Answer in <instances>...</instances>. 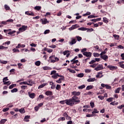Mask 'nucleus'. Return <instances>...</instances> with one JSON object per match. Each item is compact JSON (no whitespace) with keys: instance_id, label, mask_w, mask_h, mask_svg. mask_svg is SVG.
Instances as JSON below:
<instances>
[{"instance_id":"1","label":"nucleus","mask_w":124,"mask_h":124,"mask_svg":"<svg viewBox=\"0 0 124 124\" xmlns=\"http://www.w3.org/2000/svg\"><path fill=\"white\" fill-rule=\"evenodd\" d=\"M66 105H69V106H73L74 105V103H73V97L69 99H66Z\"/></svg>"},{"instance_id":"2","label":"nucleus","mask_w":124,"mask_h":124,"mask_svg":"<svg viewBox=\"0 0 124 124\" xmlns=\"http://www.w3.org/2000/svg\"><path fill=\"white\" fill-rule=\"evenodd\" d=\"M49 59L51 60V62H59V61H60V59L55 57L54 55L50 56Z\"/></svg>"},{"instance_id":"3","label":"nucleus","mask_w":124,"mask_h":124,"mask_svg":"<svg viewBox=\"0 0 124 124\" xmlns=\"http://www.w3.org/2000/svg\"><path fill=\"white\" fill-rule=\"evenodd\" d=\"M73 99L74 105L75 104H77V103H79V102H80V100H78V99H79V98H78V97H77L76 96H73Z\"/></svg>"},{"instance_id":"4","label":"nucleus","mask_w":124,"mask_h":124,"mask_svg":"<svg viewBox=\"0 0 124 124\" xmlns=\"http://www.w3.org/2000/svg\"><path fill=\"white\" fill-rule=\"evenodd\" d=\"M107 68H108L110 70H111V71L116 70V69H118V67L117 66H113L112 65H108Z\"/></svg>"},{"instance_id":"5","label":"nucleus","mask_w":124,"mask_h":124,"mask_svg":"<svg viewBox=\"0 0 124 124\" xmlns=\"http://www.w3.org/2000/svg\"><path fill=\"white\" fill-rule=\"evenodd\" d=\"M83 56H85V57H87V58H88L90 59L92 57V52H83Z\"/></svg>"},{"instance_id":"6","label":"nucleus","mask_w":124,"mask_h":124,"mask_svg":"<svg viewBox=\"0 0 124 124\" xmlns=\"http://www.w3.org/2000/svg\"><path fill=\"white\" fill-rule=\"evenodd\" d=\"M102 69H103V65L102 64H99L96 68H94V70H96V71L102 70Z\"/></svg>"},{"instance_id":"7","label":"nucleus","mask_w":124,"mask_h":124,"mask_svg":"<svg viewBox=\"0 0 124 124\" xmlns=\"http://www.w3.org/2000/svg\"><path fill=\"white\" fill-rule=\"evenodd\" d=\"M28 26H22V27L19 28V31L20 32H23V31H27V29Z\"/></svg>"},{"instance_id":"8","label":"nucleus","mask_w":124,"mask_h":124,"mask_svg":"<svg viewBox=\"0 0 124 124\" xmlns=\"http://www.w3.org/2000/svg\"><path fill=\"white\" fill-rule=\"evenodd\" d=\"M77 42V40L75 39H74V38H71V41L69 42V44L70 45H73L74 44H75V43H76Z\"/></svg>"},{"instance_id":"9","label":"nucleus","mask_w":124,"mask_h":124,"mask_svg":"<svg viewBox=\"0 0 124 124\" xmlns=\"http://www.w3.org/2000/svg\"><path fill=\"white\" fill-rule=\"evenodd\" d=\"M77 28H79V26H78V24H75L72 26V27L69 28V31H72L73 30H75V29H77Z\"/></svg>"},{"instance_id":"10","label":"nucleus","mask_w":124,"mask_h":124,"mask_svg":"<svg viewBox=\"0 0 124 124\" xmlns=\"http://www.w3.org/2000/svg\"><path fill=\"white\" fill-rule=\"evenodd\" d=\"M28 95L30 98H32V99H33V98L35 97V93H31V92H28Z\"/></svg>"},{"instance_id":"11","label":"nucleus","mask_w":124,"mask_h":124,"mask_svg":"<svg viewBox=\"0 0 124 124\" xmlns=\"http://www.w3.org/2000/svg\"><path fill=\"white\" fill-rule=\"evenodd\" d=\"M80 94H81V93L79 92L74 91L72 92V95H74V96L80 95Z\"/></svg>"},{"instance_id":"12","label":"nucleus","mask_w":124,"mask_h":124,"mask_svg":"<svg viewBox=\"0 0 124 124\" xmlns=\"http://www.w3.org/2000/svg\"><path fill=\"white\" fill-rule=\"evenodd\" d=\"M30 118H31V116L30 115H27L25 116L23 121L24 122H30Z\"/></svg>"},{"instance_id":"13","label":"nucleus","mask_w":124,"mask_h":124,"mask_svg":"<svg viewBox=\"0 0 124 124\" xmlns=\"http://www.w3.org/2000/svg\"><path fill=\"white\" fill-rule=\"evenodd\" d=\"M100 58H101L102 60H104V61H107V60H108V56L106 55H101Z\"/></svg>"},{"instance_id":"14","label":"nucleus","mask_w":124,"mask_h":124,"mask_svg":"<svg viewBox=\"0 0 124 124\" xmlns=\"http://www.w3.org/2000/svg\"><path fill=\"white\" fill-rule=\"evenodd\" d=\"M46 95L49 96V95H53V92L52 91H47L45 92Z\"/></svg>"},{"instance_id":"15","label":"nucleus","mask_w":124,"mask_h":124,"mask_svg":"<svg viewBox=\"0 0 124 124\" xmlns=\"http://www.w3.org/2000/svg\"><path fill=\"white\" fill-rule=\"evenodd\" d=\"M41 21H42V23L43 25H46V24L48 23V21H47V19L46 18L41 19Z\"/></svg>"},{"instance_id":"16","label":"nucleus","mask_w":124,"mask_h":124,"mask_svg":"<svg viewBox=\"0 0 124 124\" xmlns=\"http://www.w3.org/2000/svg\"><path fill=\"white\" fill-rule=\"evenodd\" d=\"M26 15H28L29 16H34V14L32 12L30 13L29 11L25 12Z\"/></svg>"},{"instance_id":"17","label":"nucleus","mask_w":124,"mask_h":124,"mask_svg":"<svg viewBox=\"0 0 124 124\" xmlns=\"http://www.w3.org/2000/svg\"><path fill=\"white\" fill-rule=\"evenodd\" d=\"M19 85H28V86H32V84H29L27 81H23L19 83Z\"/></svg>"},{"instance_id":"18","label":"nucleus","mask_w":124,"mask_h":124,"mask_svg":"<svg viewBox=\"0 0 124 124\" xmlns=\"http://www.w3.org/2000/svg\"><path fill=\"white\" fill-rule=\"evenodd\" d=\"M88 30V28L86 27H81L78 29V31H85Z\"/></svg>"},{"instance_id":"19","label":"nucleus","mask_w":124,"mask_h":124,"mask_svg":"<svg viewBox=\"0 0 124 124\" xmlns=\"http://www.w3.org/2000/svg\"><path fill=\"white\" fill-rule=\"evenodd\" d=\"M92 89H93V85H89L86 87V91H90V90H92Z\"/></svg>"},{"instance_id":"20","label":"nucleus","mask_w":124,"mask_h":124,"mask_svg":"<svg viewBox=\"0 0 124 124\" xmlns=\"http://www.w3.org/2000/svg\"><path fill=\"white\" fill-rule=\"evenodd\" d=\"M92 113L93 115H94V114H98V113H99V111L97 110V109L93 108V110Z\"/></svg>"},{"instance_id":"21","label":"nucleus","mask_w":124,"mask_h":124,"mask_svg":"<svg viewBox=\"0 0 124 124\" xmlns=\"http://www.w3.org/2000/svg\"><path fill=\"white\" fill-rule=\"evenodd\" d=\"M45 86H47V83H43L41 85L38 86V89H42V88H44Z\"/></svg>"},{"instance_id":"22","label":"nucleus","mask_w":124,"mask_h":124,"mask_svg":"<svg viewBox=\"0 0 124 124\" xmlns=\"http://www.w3.org/2000/svg\"><path fill=\"white\" fill-rule=\"evenodd\" d=\"M95 81V78H90L88 79H87V82H94Z\"/></svg>"},{"instance_id":"23","label":"nucleus","mask_w":124,"mask_h":124,"mask_svg":"<svg viewBox=\"0 0 124 124\" xmlns=\"http://www.w3.org/2000/svg\"><path fill=\"white\" fill-rule=\"evenodd\" d=\"M85 88H86V85L83 84L82 85L78 86V90H83V89H85Z\"/></svg>"},{"instance_id":"24","label":"nucleus","mask_w":124,"mask_h":124,"mask_svg":"<svg viewBox=\"0 0 124 124\" xmlns=\"http://www.w3.org/2000/svg\"><path fill=\"white\" fill-rule=\"evenodd\" d=\"M58 122H63V121H65V118L64 117H60L58 119Z\"/></svg>"},{"instance_id":"25","label":"nucleus","mask_w":124,"mask_h":124,"mask_svg":"<svg viewBox=\"0 0 124 124\" xmlns=\"http://www.w3.org/2000/svg\"><path fill=\"white\" fill-rule=\"evenodd\" d=\"M35 10H38V11H39V10H40V9H41V6H36L35 7H34Z\"/></svg>"},{"instance_id":"26","label":"nucleus","mask_w":124,"mask_h":124,"mask_svg":"<svg viewBox=\"0 0 124 124\" xmlns=\"http://www.w3.org/2000/svg\"><path fill=\"white\" fill-rule=\"evenodd\" d=\"M8 49V47H5L3 46H0V50H4Z\"/></svg>"},{"instance_id":"27","label":"nucleus","mask_w":124,"mask_h":124,"mask_svg":"<svg viewBox=\"0 0 124 124\" xmlns=\"http://www.w3.org/2000/svg\"><path fill=\"white\" fill-rule=\"evenodd\" d=\"M44 70H51V67L48 66H45L43 67Z\"/></svg>"},{"instance_id":"28","label":"nucleus","mask_w":124,"mask_h":124,"mask_svg":"<svg viewBox=\"0 0 124 124\" xmlns=\"http://www.w3.org/2000/svg\"><path fill=\"white\" fill-rule=\"evenodd\" d=\"M16 86H17V84H13L9 87V89H13L14 88V87H16Z\"/></svg>"},{"instance_id":"29","label":"nucleus","mask_w":124,"mask_h":124,"mask_svg":"<svg viewBox=\"0 0 124 124\" xmlns=\"http://www.w3.org/2000/svg\"><path fill=\"white\" fill-rule=\"evenodd\" d=\"M58 73H56L53 76H52V78H53V79H58Z\"/></svg>"},{"instance_id":"30","label":"nucleus","mask_w":124,"mask_h":124,"mask_svg":"<svg viewBox=\"0 0 124 124\" xmlns=\"http://www.w3.org/2000/svg\"><path fill=\"white\" fill-rule=\"evenodd\" d=\"M75 38H77V41L78 42L81 41V40H82V37L79 36H76Z\"/></svg>"},{"instance_id":"31","label":"nucleus","mask_w":124,"mask_h":124,"mask_svg":"<svg viewBox=\"0 0 124 124\" xmlns=\"http://www.w3.org/2000/svg\"><path fill=\"white\" fill-rule=\"evenodd\" d=\"M7 121L6 119H2L0 120V124H4L5 123V122Z\"/></svg>"},{"instance_id":"32","label":"nucleus","mask_w":124,"mask_h":124,"mask_svg":"<svg viewBox=\"0 0 124 124\" xmlns=\"http://www.w3.org/2000/svg\"><path fill=\"white\" fill-rule=\"evenodd\" d=\"M4 9L5 10H10V7L6 4L4 5Z\"/></svg>"},{"instance_id":"33","label":"nucleus","mask_w":124,"mask_h":124,"mask_svg":"<svg viewBox=\"0 0 124 124\" xmlns=\"http://www.w3.org/2000/svg\"><path fill=\"white\" fill-rule=\"evenodd\" d=\"M19 112L20 113H25L26 112V110H25V108H21V109H19Z\"/></svg>"},{"instance_id":"34","label":"nucleus","mask_w":124,"mask_h":124,"mask_svg":"<svg viewBox=\"0 0 124 124\" xmlns=\"http://www.w3.org/2000/svg\"><path fill=\"white\" fill-rule=\"evenodd\" d=\"M41 64V62H40V61H38L35 62V64L37 66H39V65H40Z\"/></svg>"},{"instance_id":"35","label":"nucleus","mask_w":124,"mask_h":124,"mask_svg":"<svg viewBox=\"0 0 124 124\" xmlns=\"http://www.w3.org/2000/svg\"><path fill=\"white\" fill-rule=\"evenodd\" d=\"M113 99H114L113 97H110L107 99V101H108V102H112V101H113Z\"/></svg>"},{"instance_id":"36","label":"nucleus","mask_w":124,"mask_h":124,"mask_svg":"<svg viewBox=\"0 0 124 124\" xmlns=\"http://www.w3.org/2000/svg\"><path fill=\"white\" fill-rule=\"evenodd\" d=\"M121 89H122L121 87L118 88L116 90H115V93H119L120 91H121Z\"/></svg>"},{"instance_id":"37","label":"nucleus","mask_w":124,"mask_h":124,"mask_svg":"<svg viewBox=\"0 0 124 124\" xmlns=\"http://www.w3.org/2000/svg\"><path fill=\"white\" fill-rule=\"evenodd\" d=\"M11 93H17L18 92V89L17 88H14L13 90L11 91Z\"/></svg>"},{"instance_id":"38","label":"nucleus","mask_w":124,"mask_h":124,"mask_svg":"<svg viewBox=\"0 0 124 124\" xmlns=\"http://www.w3.org/2000/svg\"><path fill=\"white\" fill-rule=\"evenodd\" d=\"M93 55L94 58L98 57H99V56H100V54H99L97 53H95V52L93 53Z\"/></svg>"},{"instance_id":"39","label":"nucleus","mask_w":124,"mask_h":124,"mask_svg":"<svg viewBox=\"0 0 124 124\" xmlns=\"http://www.w3.org/2000/svg\"><path fill=\"white\" fill-rule=\"evenodd\" d=\"M94 115H95V114H87L86 115V117H87V118H92V117H94Z\"/></svg>"},{"instance_id":"40","label":"nucleus","mask_w":124,"mask_h":124,"mask_svg":"<svg viewBox=\"0 0 124 124\" xmlns=\"http://www.w3.org/2000/svg\"><path fill=\"white\" fill-rule=\"evenodd\" d=\"M67 70L69 71V72H71V73H76V72L74 71V70L71 69L70 68H68Z\"/></svg>"},{"instance_id":"41","label":"nucleus","mask_w":124,"mask_h":124,"mask_svg":"<svg viewBox=\"0 0 124 124\" xmlns=\"http://www.w3.org/2000/svg\"><path fill=\"white\" fill-rule=\"evenodd\" d=\"M72 62V64H74V63H78L79 62V61L78 60H73Z\"/></svg>"},{"instance_id":"42","label":"nucleus","mask_w":124,"mask_h":124,"mask_svg":"<svg viewBox=\"0 0 124 124\" xmlns=\"http://www.w3.org/2000/svg\"><path fill=\"white\" fill-rule=\"evenodd\" d=\"M0 63H2L3 64H6V63H7V61L0 60Z\"/></svg>"},{"instance_id":"43","label":"nucleus","mask_w":124,"mask_h":124,"mask_svg":"<svg viewBox=\"0 0 124 124\" xmlns=\"http://www.w3.org/2000/svg\"><path fill=\"white\" fill-rule=\"evenodd\" d=\"M123 62H120L119 65H120V66L122 67V68H124V64H123Z\"/></svg>"},{"instance_id":"44","label":"nucleus","mask_w":124,"mask_h":124,"mask_svg":"<svg viewBox=\"0 0 124 124\" xmlns=\"http://www.w3.org/2000/svg\"><path fill=\"white\" fill-rule=\"evenodd\" d=\"M78 77H79V78H82V77H84V74L83 73L78 74Z\"/></svg>"},{"instance_id":"45","label":"nucleus","mask_w":124,"mask_h":124,"mask_svg":"<svg viewBox=\"0 0 124 124\" xmlns=\"http://www.w3.org/2000/svg\"><path fill=\"white\" fill-rule=\"evenodd\" d=\"M18 46H19V48H25L26 47L25 45H22L21 44H18Z\"/></svg>"},{"instance_id":"46","label":"nucleus","mask_w":124,"mask_h":124,"mask_svg":"<svg viewBox=\"0 0 124 124\" xmlns=\"http://www.w3.org/2000/svg\"><path fill=\"white\" fill-rule=\"evenodd\" d=\"M6 81H8V78L6 77L3 78V83L6 82Z\"/></svg>"},{"instance_id":"47","label":"nucleus","mask_w":124,"mask_h":124,"mask_svg":"<svg viewBox=\"0 0 124 124\" xmlns=\"http://www.w3.org/2000/svg\"><path fill=\"white\" fill-rule=\"evenodd\" d=\"M13 53H16V52H18V53L20 52V50L19 49L16 48H14L13 49Z\"/></svg>"},{"instance_id":"48","label":"nucleus","mask_w":124,"mask_h":124,"mask_svg":"<svg viewBox=\"0 0 124 124\" xmlns=\"http://www.w3.org/2000/svg\"><path fill=\"white\" fill-rule=\"evenodd\" d=\"M103 22L104 23H108V20L107 19V18H106V17H103Z\"/></svg>"},{"instance_id":"49","label":"nucleus","mask_w":124,"mask_h":124,"mask_svg":"<svg viewBox=\"0 0 124 124\" xmlns=\"http://www.w3.org/2000/svg\"><path fill=\"white\" fill-rule=\"evenodd\" d=\"M4 83V85H7V86H9L10 84H11V82L10 81H5Z\"/></svg>"},{"instance_id":"50","label":"nucleus","mask_w":124,"mask_h":124,"mask_svg":"<svg viewBox=\"0 0 124 124\" xmlns=\"http://www.w3.org/2000/svg\"><path fill=\"white\" fill-rule=\"evenodd\" d=\"M86 51H87V48H83V49L81 50V53H82V54H83H83H84V53H86V52H87Z\"/></svg>"},{"instance_id":"51","label":"nucleus","mask_w":124,"mask_h":124,"mask_svg":"<svg viewBox=\"0 0 124 124\" xmlns=\"http://www.w3.org/2000/svg\"><path fill=\"white\" fill-rule=\"evenodd\" d=\"M87 32H92V31H93V29L91 28V29H88Z\"/></svg>"},{"instance_id":"52","label":"nucleus","mask_w":124,"mask_h":124,"mask_svg":"<svg viewBox=\"0 0 124 124\" xmlns=\"http://www.w3.org/2000/svg\"><path fill=\"white\" fill-rule=\"evenodd\" d=\"M15 32H16V31H10L8 33V34H10V35L13 34L14 33H15Z\"/></svg>"},{"instance_id":"53","label":"nucleus","mask_w":124,"mask_h":124,"mask_svg":"<svg viewBox=\"0 0 124 124\" xmlns=\"http://www.w3.org/2000/svg\"><path fill=\"white\" fill-rule=\"evenodd\" d=\"M60 103L61 104H65V103H66V100L60 101Z\"/></svg>"},{"instance_id":"54","label":"nucleus","mask_w":124,"mask_h":124,"mask_svg":"<svg viewBox=\"0 0 124 124\" xmlns=\"http://www.w3.org/2000/svg\"><path fill=\"white\" fill-rule=\"evenodd\" d=\"M90 106L91 107V108H93L94 107V103L93 102H90Z\"/></svg>"},{"instance_id":"55","label":"nucleus","mask_w":124,"mask_h":124,"mask_svg":"<svg viewBox=\"0 0 124 124\" xmlns=\"http://www.w3.org/2000/svg\"><path fill=\"white\" fill-rule=\"evenodd\" d=\"M113 37H114V38H116V39L118 40V39H119L120 36H119V35L114 34Z\"/></svg>"},{"instance_id":"56","label":"nucleus","mask_w":124,"mask_h":124,"mask_svg":"<svg viewBox=\"0 0 124 124\" xmlns=\"http://www.w3.org/2000/svg\"><path fill=\"white\" fill-rule=\"evenodd\" d=\"M96 65H97V64L96 63H94L92 65H90V67H93V68H94V67H96Z\"/></svg>"},{"instance_id":"57","label":"nucleus","mask_w":124,"mask_h":124,"mask_svg":"<svg viewBox=\"0 0 124 124\" xmlns=\"http://www.w3.org/2000/svg\"><path fill=\"white\" fill-rule=\"evenodd\" d=\"M8 110H9V108H3L2 111H3V112H7V111H8Z\"/></svg>"},{"instance_id":"58","label":"nucleus","mask_w":124,"mask_h":124,"mask_svg":"<svg viewBox=\"0 0 124 124\" xmlns=\"http://www.w3.org/2000/svg\"><path fill=\"white\" fill-rule=\"evenodd\" d=\"M106 88L108 90H111V86H109L108 84H106Z\"/></svg>"},{"instance_id":"59","label":"nucleus","mask_w":124,"mask_h":124,"mask_svg":"<svg viewBox=\"0 0 124 124\" xmlns=\"http://www.w3.org/2000/svg\"><path fill=\"white\" fill-rule=\"evenodd\" d=\"M89 15H91V12H87L86 14H83V16H89Z\"/></svg>"},{"instance_id":"60","label":"nucleus","mask_w":124,"mask_h":124,"mask_svg":"<svg viewBox=\"0 0 124 124\" xmlns=\"http://www.w3.org/2000/svg\"><path fill=\"white\" fill-rule=\"evenodd\" d=\"M50 32V30H46L44 31V34H47Z\"/></svg>"},{"instance_id":"61","label":"nucleus","mask_w":124,"mask_h":124,"mask_svg":"<svg viewBox=\"0 0 124 124\" xmlns=\"http://www.w3.org/2000/svg\"><path fill=\"white\" fill-rule=\"evenodd\" d=\"M1 24H2V25H7V21H1Z\"/></svg>"},{"instance_id":"62","label":"nucleus","mask_w":124,"mask_h":124,"mask_svg":"<svg viewBox=\"0 0 124 124\" xmlns=\"http://www.w3.org/2000/svg\"><path fill=\"white\" fill-rule=\"evenodd\" d=\"M69 53V50H66L63 52V54L64 56H65L66 55H67V53Z\"/></svg>"},{"instance_id":"63","label":"nucleus","mask_w":124,"mask_h":124,"mask_svg":"<svg viewBox=\"0 0 124 124\" xmlns=\"http://www.w3.org/2000/svg\"><path fill=\"white\" fill-rule=\"evenodd\" d=\"M98 98H100L101 100H103V99H104V96H102V95H99Z\"/></svg>"},{"instance_id":"64","label":"nucleus","mask_w":124,"mask_h":124,"mask_svg":"<svg viewBox=\"0 0 124 124\" xmlns=\"http://www.w3.org/2000/svg\"><path fill=\"white\" fill-rule=\"evenodd\" d=\"M60 88H61V85L57 84L56 88V90L58 91V90H60Z\"/></svg>"}]
</instances>
